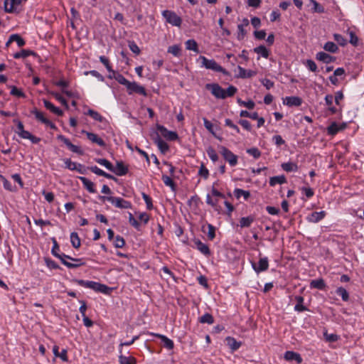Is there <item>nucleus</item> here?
Here are the masks:
<instances>
[{
    "label": "nucleus",
    "mask_w": 364,
    "mask_h": 364,
    "mask_svg": "<svg viewBox=\"0 0 364 364\" xmlns=\"http://www.w3.org/2000/svg\"><path fill=\"white\" fill-rule=\"evenodd\" d=\"M43 104L46 109H49L58 116H62L63 114V112L60 108L54 106L50 101L43 100Z\"/></svg>",
    "instance_id": "nucleus-22"
},
{
    "label": "nucleus",
    "mask_w": 364,
    "mask_h": 364,
    "mask_svg": "<svg viewBox=\"0 0 364 364\" xmlns=\"http://www.w3.org/2000/svg\"><path fill=\"white\" fill-rule=\"evenodd\" d=\"M234 195L237 199L241 196H243L245 200H247L250 196V193L240 188H235L234 191Z\"/></svg>",
    "instance_id": "nucleus-39"
},
{
    "label": "nucleus",
    "mask_w": 364,
    "mask_h": 364,
    "mask_svg": "<svg viewBox=\"0 0 364 364\" xmlns=\"http://www.w3.org/2000/svg\"><path fill=\"white\" fill-rule=\"evenodd\" d=\"M31 113L35 115V117L38 121L46 124L52 129H57V127L55 125V124H53L51 121L48 119L44 116V114L42 112L38 110L36 108L33 109L31 111Z\"/></svg>",
    "instance_id": "nucleus-7"
},
{
    "label": "nucleus",
    "mask_w": 364,
    "mask_h": 364,
    "mask_svg": "<svg viewBox=\"0 0 364 364\" xmlns=\"http://www.w3.org/2000/svg\"><path fill=\"white\" fill-rule=\"evenodd\" d=\"M86 114L87 115L90 116L92 118H93L95 120H96L97 122H101L104 119L103 117L100 113H98L97 112H96L92 109H89Z\"/></svg>",
    "instance_id": "nucleus-45"
},
{
    "label": "nucleus",
    "mask_w": 364,
    "mask_h": 364,
    "mask_svg": "<svg viewBox=\"0 0 364 364\" xmlns=\"http://www.w3.org/2000/svg\"><path fill=\"white\" fill-rule=\"evenodd\" d=\"M220 152L224 159L229 163L231 166H235L237 164V156L230 150L223 146H220Z\"/></svg>",
    "instance_id": "nucleus-6"
},
{
    "label": "nucleus",
    "mask_w": 364,
    "mask_h": 364,
    "mask_svg": "<svg viewBox=\"0 0 364 364\" xmlns=\"http://www.w3.org/2000/svg\"><path fill=\"white\" fill-rule=\"evenodd\" d=\"M151 335L159 338L161 340V342L163 343V346L164 348H167L168 350H172L174 347V343L172 340L169 339L166 336L159 334V333H151Z\"/></svg>",
    "instance_id": "nucleus-17"
},
{
    "label": "nucleus",
    "mask_w": 364,
    "mask_h": 364,
    "mask_svg": "<svg viewBox=\"0 0 364 364\" xmlns=\"http://www.w3.org/2000/svg\"><path fill=\"white\" fill-rule=\"evenodd\" d=\"M154 142L157 144L159 150L163 154H165L168 150V145L161 138V136L158 134H156V137L154 138Z\"/></svg>",
    "instance_id": "nucleus-20"
},
{
    "label": "nucleus",
    "mask_w": 364,
    "mask_h": 364,
    "mask_svg": "<svg viewBox=\"0 0 364 364\" xmlns=\"http://www.w3.org/2000/svg\"><path fill=\"white\" fill-rule=\"evenodd\" d=\"M21 138L25 139H29L33 144H38L41 139L31 134L28 131L24 130L21 132V134L18 135Z\"/></svg>",
    "instance_id": "nucleus-25"
},
{
    "label": "nucleus",
    "mask_w": 364,
    "mask_h": 364,
    "mask_svg": "<svg viewBox=\"0 0 364 364\" xmlns=\"http://www.w3.org/2000/svg\"><path fill=\"white\" fill-rule=\"evenodd\" d=\"M225 124L226 126L235 130L236 133H240V128L236 124H235L231 119H226L225 120Z\"/></svg>",
    "instance_id": "nucleus-59"
},
{
    "label": "nucleus",
    "mask_w": 364,
    "mask_h": 364,
    "mask_svg": "<svg viewBox=\"0 0 364 364\" xmlns=\"http://www.w3.org/2000/svg\"><path fill=\"white\" fill-rule=\"evenodd\" d=\"M11 95H14V96H17V97H25V94L21 90H18L15 86H13L11 87Z\"/></svg>",
    "instance_id": "nucleus-61"
},
{
    "label": "nucleus",
    "mask_w": 364,
    "mask_h": 364,
    "mask_svg": "<svg viewBox=\"0 0 364 364\" xmlns=\"http://www.w3.org/2000/svg\"><path fill=\"white\" fill-rule=\"evenodd\" d=\"M52 241L53 242V246L51 250V252L55 257H57L60 255L58 253V252L60 251V247L56 240L54 237L52 238Z\"/></svg>",
    "instance_id": "nucleus-58"
},
{
    "label": "nucleus",
    "mask_w": 364,
    "mask_h": 364,
    "mask_svg": "<svg viewBox=\"0 0 364 364\" xmlns=\"http://www.w3.org/2000/svg\"><path fill=\"white\" fill-rule=\"evenodd\" d=\"M336 293L338 296H341L343 301H347L349 299V294H348V291H346V289L345 288H343L342 287L337 288V289L336 290Z\"/></svg>",
    "instance_id": "nucleus-43"
},
{
    "label": "nucleus",
    "mask_w": 364,
    "mask_h": 364,
    "mask_svg": "<svg viewBox=\"0 0 364 364\" xmlns=\"http://www.w3.org/2000/svg\"><path fill=\"white\" fill-rule=\"evenodd\" d=\"M0 178L3 181V185H4V188L5 189H6V190H8L9 191H14V187L11 185L10 181H9L5 177H4L1 175H0Z\"/></svg>",
    "instance_id": "nucleus-55"
},
{
    "label": "nucleus",
    "mask_w": 364,
    "mask_h": 364,
    "mask_svg": "<svg viewBox=\"0 0 364 364\" xmlns=\"http://www.w3.org/2000/svg\"><path fill=\"white\" fill-rule=\"evenodd\" d=\"M346 127V123H342L341 124H338L336 122H332L330 126L327 128V132L330 135H335L339 131L343 130Z\"/></svg>",
    "instance_id": "nucleus-15"
},
{
    "label": "nucleus",
    "mask_w": 364,
    "mask_h": 364,
    "mask_svg": "<svg viewBox=\"0 0 364 364\" xmlns=\"http://www.w3.org/2000/svg\"><path fill=\"white\" fill-rule=\"evenodd\" d=\"M119 364H136V359L134 357H127L122 355L119 356Z\"/></svg>",
    "instance_id": "nucleus-40"
},
{
    "label": "nucleus",
    "mask_w": 364,
    "mask_h": 364,
    "mask_svg": "<svg viewBox=\"0 0 364 364\" xmlns=\"http://www.w3.org/2000/svg\"><path fill=\"white\" fill-rule=\"evenodd\" d=\"M142 198L144 200L146 204V208L148 210H151L153 208V204H152V200H151V198L147 195L145 193H142Z\"/></svg>",
    "instance_id": "nucleus-56"
},
{
    "label": "nucleus",
    "mask_w": 364,
    "mask_h": 364,
    "mask_svg": "<svg viewBox=\"0 0 364 364\" xmlns=\"http://www.w3.org/2000/svg\"><path fill=\"white\" fill-rule=\"evenodd\" d=\"M129 48L136 55H139L141 52L140 48L134 41L129 42Z\"/></svg>",
    "instance_id": "nucleus-57"
},
{
    "label": "nucleus",
    "mask_w": 364,
    "mask_h": 364,
    "mask_svg": "<svg viewBox=\"0 0 364 364\" xmlns=\"http://www.w3.org/2000/svg\"><path fill=\"white\" fill-rule=\"evenodd\" d=\"M255 220V217L250 215L241 218L240 220V226L241 228H249Z\"/></svg>",
    "instance_id": "nucleus-31"
},
{
    "label": "nucleus",
    "mask_w": 364,
    "mask_h": 364,
    "mask_svg": "<svg viewBox=\"0 0 364 364\" xmlns=\"http://www.w3.org/2000/svg\"><path fill=\"white\" fill-rule=\"evenodd\" d=\"M58 139L63 142L67 147L73 153L77 154L79 155H83L84 151L82 150V149L76 145L73 144L70 141L66 138L63 135H58L57 136Z\"/></svg>",
    "instance_id": "nucleus-9"
},
{
    "label": "nucleus",
    "mask_w": 364,
    "mask_h": 364,
    "mask_svg": "<svg viewBox=\"0 0 364 364\" xmlns=\"http://www.w3.org/2000/svg\"><path fill=\"white\" fill-rule=\"evenodd\" d=\"M282 168L287 172L296 171L298 170V166L293 162L283 163Z\"/></svg>",
    "instance_id": "nucleus-34"
},
{
    "label": "nucleus",
    "mask_w": 364,
    "mask_h": 364,
    "mask_svg": "<svg viewBox=\"0 0 364 364\" xmlns=\"http://www.w3.org/2000/svg\"><path fill=\"white\" fill-rule=\"evenodd\" d=\"M80 180L82 183L85 188L90 192V193H95L96 190L95 188V184L93 182H92L90 180L85 177H80Z\"/></svg>",
    "instance_id": "nucleus-24"
},
{
    "label": "nucleus",
    "mask_w": 364,
    "mask_h": 364,
    "mask_svg": "<svg viewBox=\"0 0 364 364\" xmlns=\"http://www.w3.org/2000/svg\"><path fill=\"white\" fill-rule=\"evenodd\" d=\"M295 300L296 301L297 304L294 306V310L296 311L302 312L304 311H307L308 309L303 305L304 299L301 296H296L295 297Z\"/></svg>",
    "instance_id": "nucleus-27"
},
{
    "label": "nucleus",
    "mask_w": 364,
    "mask_h": 364,
    "mask_svg": "<svg viewBox=\"0 0 364 364\" xmlns=\"http://www.w3.org/2000/svg\"><path fill=\"white\" fill-rule=\"evenodd\" d=\"M162 181L166 186L171 187L173 191L176 190V184L170 176L163 175Z\"/></svg>",
    "instance_id": "nucleus-47"
},
{
    "label": "nucleus",
    "mask_w": 364,
    "mask_h": 364,
    "mask_svg": "<svg viewBox=\"0 0 364 364\" xmlns=\"http://www.w3.org/2000/svg\"><path fill=\"white\" fill-rule=\"evenodd\" d=\"M310 3L313 4L312 11L314 13L323 14L325 13L324 7L318 3L316 0H309Z\"/></svg>",
    "instance_id": "nucleus-38"
},
{
    "label": "nucleus",
    "mask_w": 364,
    "mask_h": 364,
    "mask_svg": "<svg viewBox=\"0 0 364 364\" xmlns=\"http://www.w3.org/2000/svg\"><path fill=\"white\" fill-rule=\"evenodd\" d=\"M254 52L261 55L264 58H268L269 55V51L264 46H259L254 48Z\"/></svg>",
    "instance_id": "nucleus-33"
},
{
    "label": "nucleus",
    "mask_w": 364,
    "mask_h": 364,
    "mask_svg": "<svg viewBox=\"0 0 364 364\" xmlns=\"http://www.w3.org/2000/svg\"><path fill=\"white\" fill-rule=\"evenodd\" d=\"M70 242L74 248H79L80 247V239L77 232H73L70 234Z\"/></svg>",
    "instance_id": "nucleus-37"
},
{
    "label": "nucleus",
    "mask_w": 364,
    "mask_h": 364,
    "mask_svg": "<svg viewBox=\"0 0 364 364\" xmlns=\"http://www.w3.org/2000/svg\"><path fill=\"white\" fill-rule=\"evenodd\" d=\"M272 141L277 146H280L285 144V141L280 135H275L272 137Z\"/></svg>",
    "instance_id": "nucleus-64"
},
{
    "label": "nucleus",
    "mask_w": 364,
    "mask_h": 364,
    "mask_svg": "<svg viewBox=\"0 0 364 364\" xmlns=\"http://www.w3.org/2000/svg\"><path fill=\"white\" fill-rule=\"evenodd\" d=\"M283 103L289 107H299L302 103V100L299 97L291 96V97H286Z\"/></svg>",
    "instance_id": "nucleus-16"
},
{
    "label": "nucleus",
    "mask_w": 364,
    "mask_h": 364,
    "mask_svg": "<svg viewBox=\"0 0 364 364\" xmlns=\"http://www.w3.org/2000/svg\"><path fill=\"white\" fill-rule=\"evenodd\" d=\"M239 75L237 77L241 78H250L256 75V72L251 70H246L241 66H238Z\"/></svg>",
    "instance_id": "nucleus-26"
},
{
    "label": "nucleus",
    "mask_w": 364,
    "mask_h": 364,
    "mask_svg": "<svg viewBox=\"0 0 364 364\" xmlns=\"http://www.w3.org/2000/svg\"><path fill=\"white\" fill-rule=\"evenodd\" d=\"M316 58L318 60L322 61L324 63H330L335 60V57L331 56L324 52H318L316 54Z\"/></svg>",
    "instance_id": "nucleus-23"
},
{
    "label": "nucleus",
    "mask_w": 364,
    "mask_h": 364,
    "mask_svg": "<svg viewBox=\"0 0 364 364\" xmlns=\"http://www.w3.org/2000/svg\"><path fill=\"white\" fill-rule=\"evenodd\" d=\"M306 66L312 72L317 71V65L312 60H307L306 62Z\"/></svg>",
    "instance_id": "nucleus-63"
},
{
    "label": "nucleus",
    "mask_w": 364,
    "mask_h": 364,
    "mask_svg": "<svg viewBox=\"0 0 364 364\" xmlns=\"http://www.w3.org/2000/svg\"><path fill=\"white\" fill-rule=\"evenodd\" d=\"M36 55V53H34L33 51L32 50H21L20 52H18V53H16L14 55V58H27L28 56L29 55Z\"/></svg>",
    "instance_id": "nucleus-32"
},
{
    "label": "nucleus",
    "mask_w": 364,
    "mask_h": 364,
    "mask_svg": "<svg viewBox=\"0 0 364 364\" xmlns=\"http://www.w3.org/2000/svg\"><path fill=\"white\" fill-rule=\"evenodd\" d=\"M251 264L253 269L257 273L266 271L269 267V262L267 257L260 258L258 264L254 262H252Z\"/></svg>",
    "instance_id": "nucleus-10"
},
{
    "label": "nucleus",
    "mask_w": 364,
    "mask_h": 364,
    "mask_svg": "<svg viewBox=\"0 0 364 364\" xmlns=\"http://www.w3.org/2000/svg\"><path fill=\"white\" fill-rule=\"evenodd\" d=\"M127 90L129 95L136 93L145 97L147 95L145 88L136 82H130L127 87Z\"/></svg>",
    "instance_id": "nucleus-8"
},
{
    "label": "nucleus",
    "mask_w": 364,
    "mask_h": 364,
    "mask_svg": "<svg viewBox=\"0 0 364 364\" xmlns=\"http://www.w3.org/2000/svg\"><path fill=\"white\" fill-rule=\"evenodd\" d=\"M323 49L326 51L335 53L338 51V48L333 42L328 41L324 44Z\"/></svg>",
    "instance_id": "nucleus-41"
},
{
    "label": "nucleus",
    "mask_w": 364,
    "mask_h": 364,
    "mask_svg": "<svg viewBox=\"0 0 364 364\" xmlns=\"http://www.w3.org/2000/svg\"><path fill=\"white\" fill-rule=\"evenodd\" d=\"M64 161H65L66 168L70 169L71 171H74L75 169H76L77 163L73 162L69 159H65Z\"/></svg>",
    "instance_id": "nucleus-62"
},
{
    "label": "nucleus",
    "mask_w": 364,
    "mask_h": 364,
    "mask_svg": "<svg viewBox=\"0 0 364 364\" xmlns=\"http://www.w3.org/2000/svg\"><path fill=\"white\" fill-rule=\"evenodd\" d=\"M16 41L19 47H22L25 45V41L18 34H13L10 36L7 44L11 42Z\"/></svg>",
    "instance_id": "nucleus-36"
},
{
    "label": "nucleus",
    "mask_w": 364,
    "mask_h": 364,
    "mask_svg": "<svg viewBox=\"0 0 364 364\" xmlns=\"http://www.w3.org/2000/svg\"><path fill=\"white\" fill-rule=\"evenodd\" d=\"M168 53L178 57L181 55V47L178 45L169 46L168 48Z\"/></svg>",
    "instance_id": "nucleus-49"
},
{
    "label": "nucleus",
    "mask_w": 364,
    "mask_h": 364,
    "mask_svg": "<svg viewBox=\"0 0 364 364\" xmlns=\"http://www.w3.org/2000/svg\"><path fill=\"white\" fill-rule=\"evenodd\" d=\"M114 245L115 247H117V248H122L125 245V240L120 235H117L115 237V240H114Z\"/></svg>",
    "instance_id": "nucleus-53"
},
{
    "label": "nucleus",
    "mask_w": 364,
    "mask_h": 364,
    "mask_svg": "<svg viewBox=\"0 0 364 364\" xmlns=\"http://www.w3.org/2000/svg\"><path fill=\"white\" fill-rule=\"evenodd\" d=\"M208 237L210 240H213L215 237V228L211 225H208Z\"/></svg>",
    "instance_id": "nucleus-60"
},
{
    "label": "nucleus",
    "mask_w": 364,
    "mask_h": 364,
    "mask_svg": "<svg viewBox=\"0 0 364 364\" xmlns=\"http://www.w3.org/2000/svg\"><path fill=\"white\" fill-rule=\"evenodd\" d=\"M310 287L323 290L326 288V284L323 279H314L311 281Z\"/></svg>",
    "instance_id": "nucleus-28"
},
{
    "label": "nucleus",
    "mask_w": 364,
    "mask_h": 364,
    "mask_svg": "<svg viewBox=\"0 0 364 364\" xmlns=\"http://www.w3.org/2000/svg\"><path fill=\"white\" fill-rule=\"evenodd\" d=\"M287 182L286 177L284 175L271 177L269 179L270 186H274L277 184H283Z\"/></svg>",
    "instance_id": "nucleus-29"
},
{
    "label": "nucleus",
    "mask_w": 364,
    "mask_h": 364,
    "mask_svg": "<svg viewBox=\"0 0 364 364\" xmlns=\"http://www.w3.org/2000/svg\"><path fill=\"white\" fill-rule=\"evenodd\" d=\"M73 282L77 284L80 286L84 287L85 288L91 289L97 292H101L103 294H109L111 291V288L107 287L105 284H102L93 281H85L83 279H75Z\"/></svg>",
    "instance_id": "nucleus-2"
},
{
    "label": "nucleus",
    "mask_w": 364,
    "mask_h": 364,
    "mask_svg": "<svg viewBox=\"0 0 364 364\" xmlns=\"http://www.w3.org/2000/svg\"><path fill=\"white\" fill-rule=\"evenodd\" d=\"M157 130L168 140L174 141L178 139V134L176 132L169 131L162 125H157Z\"/></svg>",
    "instance_id": "nucleus-11"
},
{
    "label": "nucleus",
    "mask_w": 364,
    "mask_h": 364,
    "mask_svg": "<svg viewBox=\"0 0 364 364\" xmlns=\"http://www.w3.org/2000/svg\"><path fill=\"white\" fill-rule=\"evenodd\" d=\"M228 346L231 348L232 350L235 351L239 349L241 346V343L237 342L234 338L228 336L226 338Z\"/></svg>",
    "instance_id": "nucleus-30"
},
{
    "label": "nucleus",
    "mask_w": 364,
    "mask_h": 364,
    "mask_svg": "<svg viewBox=\"0 0 364 364\" xmlns=\"http://www.w3.org/2000/svg\"><path fill=\"white\" fill-rule=\"evenodd\" d=\"M128 166H126L122 161H117L116 162V166H113V171L116 175L122 176H124L128 173Z\"/></svg>",
    "instance_id": "nucleus-13"
},
{
    "label": "nucleus",
    "mask_w": 364,
    "mask_h": 364,
    "mask_svg": "<svg viewBox=\"0 0 364 364\" xmlns=\"http://www.w3.org/2000/svg\"><path fill=\"white\" fill-rule=\"evenodd\" d=\"M199 321L201 323L212 324L214 322V318L210 314L206 313L199 318Z\"/></svg>",
    "instance_id": "nucleus-44"
},
{
    "label": "nucleus",
    "mask_w": 364,
    "mask_h": 364,
    "mask_svg": "<svg viewBox=\"0 0 364 364\" xmlns=\"http://www.w3.org/2000/svg\"><path fill=\"white\" fill-rule=\"evenodd\" d=\"M247 153H248L249 154L252 156L255 159H258L261 156L260 151L257 148H255V147L248 149L247 150Z\"/></svg>",
    "instance_id": "nucleus-54"
},
{
    "label": "nucleus",
    "mask_w": 364,
    "mask_h": 364,
    "mask_svg": "<svg viewBox=\"0 0 364 364\" xmlns=\"http://www.w3.org/2000/svg\"><path fill=\"white\" fill-rule=\"evenodd\" d=\"M99 198L102 201L107 200L119 208L129 209L132 208L131 203L122 198L100 196Z\"/></svg>",
    "instance_id": "nucleus-4"
},
{
    "label": "nucleus",
    "mask_w": 364,
    "mask_h": 364,
    "mask_svg": "<svg viewBox=\"0 0 364 364\" xmlns=\"http://www.w3.org/2000/svg\"><path fill=\"white\" fill-rule=\"evenodd\" d=\"M203 120L204 127L206 128V129L213 136H215L217 139L222 140V138L217 136L216 134H215L213 124L205 117H203Z\"/></svg>",
    "instance_id": "nucleus-35"
},
{
    "label": "nucleus",
    "mask_w": 364,
    "mask_h": 364,
    "mask_svg": "<svg viewBox=\"0 0 364 364\" xmlns=\"http://www.w3.org/2000/svg\"><path fill=\"white\" fill-rule=\"evenodd\" d=\"M18 1L16 0H5L4 1V9L7 13H14L18 11Z\"/></svg>",
    "instance_id": "nucleus-14"
},
{
    "label": "nucleus",
    "mask_w": 364,
    "mask_h": 364,
    "mask_svg": "<svg viewBox=\"0 0 364 364\" xmlns=\"http://www.w3.org/2000/svg\"><path fill=\"white\" fill-rule=\"evenodd\" d=\"M114 78L121 85L128 86L130 82L128 80H127L122 74L117 73L114 75Z\"/></svg>",
    "instance_id": "nucleus-48"
},
{
    "label": "nucleus",
    "mask_w": 364,
    "mask_h": 364,
    "mask_svg": "<svg viewBox=\"0 0 364 364\" xmlns=\"http://www.w3.org/2000/svg\"><path fill=\"white\" fill-rule=\"evenodd\" d=\"M81 133L86 134L87 139L92 143L97 144L98 146L101 147H105L106 146L105 141L97 134L92 132H87L85 130H82Z\"/></svg>",
    "instance_id": "nucleus-12"
},
{
    "label": "nucleus",
    "mask_w": 364,
    "mask_h": 364,
    "mask_svg": "<svg viewBox=\"0 0 364 364\" xmlns=\"http://www.w3.org/2000/svg\"><path fill=\"white\" fill-rule=\"evenodd\" d=\"M284 358L288 361L295 360L298 364L302 363V358L299 353L294 351H287L284 353Z\"/></svg>",
    "instance_id": "nucleus-19"
},
{
    "label": "nucleus",
    "mask_w": 364,
    "mask_h": 364,
    "mask_svg": "<svg viewBox=\"0 0 364 364\" xmlns=\"http://www.w3.org/2000/svg\"><path fill=\"white\" fill-rule=\"evenodd\" d=\"M237 102L240 105L245 106L249 109H252L255 106V104L252 100L245 102L242 101L241 99H237Z\"/></svg>",
    "instance_id": "nucleus-52"
},
{
    "label": "nucleus",
    "mask_w": 364,
    "mask_h": 364,
    "mask_svg": "<svg viewBox=\"0 0 364 364\" xmlns=\"http://www.w3.org/2000/svg\"><path fill=\"white\" fill-rule=\"evenodd\" d=\"M333 38L341 46H344L347 43L346 39L341 34H333Z\"/></svg>",
    "instance_id": "nucleus-50"
},
{
    "label": "nucleus",
    "mask_w": 364,
    "mask_h": 364,
    "mask_svg": "<svg viewBox=\"0 0 364 364\" xmlns=\"http://www.w3.org/2000/svg\"><path fill=\"white\" fill-rule=\"evenodd\" d=\"M193 243V247L198 250L202 254L206 256L210 255V251L208 245L202 242L200 240H194Z\"/></svg>",
    "instance_id": "nucleus-18"
},
{
    "label": "nucleus",
    "mask_w": 364,
    "mask_h": 364,
    "mask_svg": "<svg viewBox=\"0 0 364 364\" xmlns=\"http://www.w3.org/2000/svg\"><path fill=\"white\" fill-rule=\"evenodd\" d=\"M162 16L166 22L172 26L180 27L182 23L181 18L178 16L176 12L170 10H165L162 12Z\"/></svg>",
    "instance_id": "nucleus-5"
},
{
    "label": "nucleus",
    "mask_w": 364,
    "mask_h": 364,
    "mask_svg": "<svg viewBox=\"0 0 364 364\" xmlns=\"http://www.w3.org/2000/svg\"><path fill=\"white\" fill-rule=\"evenodd\" d=\"M207 154L208 155V156L210 157V159L213 161V162H215L218 160V156L216 153V151H215V149L212 147H209L208 149H207Z\"/></svg>",
    "instance_id": "nucleus-51"
},
{
    "label": "nucleus",
    "mask_w": 364,
    "mask_h": 364,
    "mask_svg": "<svg viewBox=\"0 0 364 364\" xmlns=\"http://www.w3.org/2000/svg\"><path fill=\"white\" fill-rule=\"evenodd\" d=\"M326 213L325 211L322 210L320 212H313L309 217L308 220L311 223H318L325 216Z\"/></svg>",
    "instance_id": "nucleus-21"
},
{
    "label": "nucleus",
    "mask_w": 364,
    "mask_h": 364,
    "mask_svg": "<svg viewBox=\"0 0 364 364\" xmlns=\"http://www.w3.org/2000/svg\"><path fill=\"white\" fill-rule=\"evenodd\" d=\"M205 88L210 90L211 94L217 99H225L228 97H232L237 91V89L233 85H230L227 90H225L217 83L206 84Z\"/></svg>",
    "instance_id": "nucleus-1"
},
{
    "label": "nucleus",
    "mask_w": 364,
    "mask_h": 364,
    "mask_svg": "<svg viewBox=\"0 0 364 364\" xmlns=\"http://www.w3.org/2000/svg\"><path fill=\"white\" fill-rule=\"evenodd\" d=\"M95 161L97 164H99L102 166H104L109 171H113V165L108 160H107L105 159H96Z\"/></svg>",
    "instance_id": "nucleus-46"
},
{
    "label": "nucleus",
    "mask_w": 364,
    "mask_h": 364,
    "mask_svg": "<svg viewBox=\"0 0 364 364\" xmlns=\"http://www.w3.org/2000/svg\"><path fill=\"white\" fill-rule=\"evenodd\" d=\"M186 48L187 50H193L198 53V47L196 41L193 39H189L186 42Z\"/></svg>",
    "instance_id": "nucleus-42"
},
{
    "label": "nucleus",
    "mask_w": 364,
    "mask_h": 364,
    "mask_svg": "<svg viewBox=\"0 0 364 364\" xmlns=\"http://www.w3.org/2000/svg\"><path fill=\"white\" fill-rule=\"evenodd\" d=\"M198 60L201 61L202 66L205 67L206 69L212 70L215 72L222 73L225 75H229V73L222 66L218 65L215 60H209L203 55H200Z\"/></svg>",
    "instance_id": "nucleus-3"
}]
</instances>
